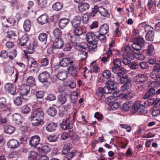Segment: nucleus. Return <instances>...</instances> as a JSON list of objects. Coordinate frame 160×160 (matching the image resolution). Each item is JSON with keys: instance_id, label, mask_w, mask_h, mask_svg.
Listing matches in <instances>:
<instances>
[{"instance_id": "33", "label": "nucleus", "mask_w": 160, "mask_h": 160, "mask_svg": "<svg viewBox=\"0 0 160 160\" xmlns=\"http://www.w3.org/2000/svg\"><path fill=\"white\" fill-rule=\"evenodd\" d=\"M15 128L11 125H8L4 127V132L7 134H11L15 131Z\"/></svg>"}, {"instance_id": "63", "label": "nucleus", "mask_w": 160, "mask_h": 160, "mask_svg": "<svg viewBox=\"0 0 160 160\" xmlns=\"http://www.w3.org/2000/svg\"><path fill=\"white\" fill-rule=\"evenodd\" d=\"M113 62L114 66L119 67L121 66L122 61L119 58H116L114 60Z\"/></svg>"}, {"instance_id": "49", "label": "nucleus", "mask_w": 160, "mask_h": 160, "mask_svg": "<svg viewBox=\"0 0 160 160\" xmlns=\"http://www.w3.org/2000/svg\"><path fill=\"white\" fill-rule=\"evenodd\" d=\"M62 34V31L58 28L55 29L53 31V35L56 38H61Z\"/></svg>"}, {"instance_id": "36", "label": "nucleus", "mask_w": 160, "mask_h": 160, "mask_svg": "<svg viewBox=\"0 0 160 160\" xmlns=\"http://www.w3.org/2000/svg\"><path fill=\"white\" fill-rule=\"evenodd\" d=\"M37 153L34 151H32L29 152L28 155V160H36Z\"/></svg>"}, {"instance_id": "21", "label": "nucleus", "mask_w": 160, "mask_h": 160, "mask_svg": "<svg viewBox=\"0 0 160 160\" xmlns=\"http://www.w3.org/2000/svg\"><path fill=\"white\" fill-rule=\"evenodd\" d=\"M89 7V5L88 3L83 2L78 5V8L80 12H82L88 10Z\"/></svg>"}, {"instance_id": "50", "label": "nucleus", "mask_w": 160, "mask_h": 160, "mask_svg": "<svg viewBox=\"0 0 160 160\" xmlns=\"http://www.w3.org/2000/svg\"><path fill=\"white\" fill-rule=\"evenodd\" d=\"M49 63V59L47 57L42 58L40 61L41 66H47Z\"/></svg>"}, {"instance_id": "57", "label": "nucleus", "mask_w": 160, "mask_h": 160, "mask_svg": "<svg viewBox=\"0 0 160 160\" xmlns=\"http://www.w3.org/2000/svg\"><path fill=\"white\" fill-rule=\"evenodd\" d=\"M28 127L26 126H22L20 128L22 134L24 136H26L28 134Z\"/></svg>"}, {"instance_id": "46", "label": "nucleus", "mask_w": 160, "mask_h": 160, "mask_svg": "<svg viewBox=\"0 0 160 160\" xmlns=\"http://www.w3.org/2000/svg\"><path fill=\"white\" fill-rule=\"evenodd\" d=\"M51 148L49 145H45L43 146L41 149V152L42 153L45 154L50 152Z\"/></svg>"}, {"instance_id": "59", "label": "nucleus", "mask_w": 160, "mask_h": 160, "mask_svg": "<svg viewBox=\"0 0 160 160\" xmlns=\"http://www.w3.org/2000/svg\"><path fill=\"white\" fill-rule=\"evenodd\" d=\"M67 86L71 88H73L76 86V83L73 81L68 80L67 82Z\"/></svg>"}, {"instance_id": "64", "label": "nucleus", "mask_w": 160, "mask_h": 160, "mask_svg": "<svg viewBox=\"0 0 160 160\" xmlns=\"http://www.w3.org/2000/svg\"><path fill=\"white\" fill-rule=\"evenodd\" d=\"M138 64L137 62H132L129 64L130 68L133 69H136L138 68Z\"/></svg>"}, {"instance_id": "22", "label": "nucleus", "mask_w": 160, "mask_h": 160, "mask_svg": "<svg viewBox=\"0 0 160 160\" xmlns=\"http://www.w3.org/2000/svg\"><path fill=\"white\" fill-rule=\"evenodd\" d=\"M68 75V73L67 71L62 70L58 72L57 75V77L59 80H63L67 78Z\"/></svg>"}, {"instance_id": "15", "label": "nucleus", "mask_w": 160, "mask_h": 160, "mask_svg": "<svg viewBox=\"0 0 160 160\" xmlns=\"http://www.w3.org/2000/svg\"><path fill=\"white\" fill-rule=\"evenodd\" d=\"M81 22V18L79 16L75 17L71 22L72 27L73 28H78L80 26Z\"/></svg>"}, {"instance_id": "62", "label": "nucleus", "mask_w": 160, "mask_h": 160, "mask_svg": "<svg viewBox=\"0 0 160 160\" xmlns=\"http://www.w3.org/2000/svg\"><path fill=\"white\" fill-rule=\"evenodd\" d=\"M30 111V108L27 105L23 106L22 108V113L25 114L28 113Z\"/></svg>"}, {"instance_id": "52", "label": "nucleus", "mask_w": 160, "mask_h": 160, "mask_svg": "<svg viewBox=\"0 0 160 160\" xmlns=\"http://www.w3.org/2000/svg\"><path fill=\"white\" fill-rule=\"evenodd\" d=\"M103 90L104 93L106 94L111 93L112 91L115 90V89L112 88L111 87L107 85L104 87L103 88Z\"/></svg>"}, {"instance_id": "7", "label": "nucleus", "mask_w": 160, "mask_h": 160, "mask_svg": "<svg viewBox=\"0 0 160 160\" xmlns=\"http://www.w3.org/2000/svg\"><path fill=\"white\" fill-rule=\"evenodd\" d=\"M74 35L71 37V41L73 43H77L76 41H78L79 39V37L83 34L82 28L80 27L74 28Z\"/></svg>"}, {"instance_id": "45", "label": "nucleus", "mask_w": 160, "mask_h": 160, "mask_svg": "<svg viewBox=\"0 0 160 160\" xmlns=\"http://www.w3.org/2000/svg\"><path fill=\"white\" fill-rule=\"evenodd\" d=\"M68 70V72L73 76H77V69L73 66H69Z\"/></svg>"}, {"instance_id": "24", "label": "nucleus", "mask_w": 160, "mask_h": 160, "mask_svg": "<svg viewBox=\"0 0 160 160\" xmlns=\"http://www.w3.org/2000/svg\"><path fill=\"white\" fill-rule=\"evenodd\" d=\"M57 127V123L52 122L48 124L46 127V130L49 132H52L55 131Z\"/></svg>"}, {"instance_id": "37", "label": "nucleus", "mask_w": 160, "mask_h": 160, "mask_svg": "<svg viewBox=\"0 0 160 160\" xmlns=\"http://www.w3.org/2000/svg\"><path fill=\"white\" fill-rule=\"evenodd\" d=\"M5 72L8 75H12L14 72V68L12 66H7L4 68Z\"/></svg>"}, {"instance_id": "42", "label": "nucleus", "mask_w": 160, "mask_h": 160, "mask_svg": "<svg viewBox=\"0 0 160 160\" xmlns=\"http://www.w3.org/2000/svg\"><path fill=\"white\" fill-rule=\"evenodd\" d=\"M13 119L14 121L17 124L21 123V117L18 114H15L13 116Z\"/></svg>"}, {"instance_id": "20", "label": "nucleus", "mask_w": 160, "mask_h": 160, "mask_svg": "<svg viewBox=\"0 0 160 160\" xmlns=\"http://www.w3.org/2000/svg\"><path fill=\"white\" fill-rule=\"evenodd\" d=\"M37 21L38 23L42 25L45 24L48 22V16L46 14H43L37 18Z\"/></svg>"}, {"instance_id": "19", "label": "nucleus", "mask_w": 160, "mask_h": 160, "mask_svg": "<svg viewBox=\"0 0 160 160\" xmlns=\"http://www.w3.org/2000/svg\"><path fill=\"white\" fill-rule=\"evenodd\" d=\"M69 19L63 18L60 19L58 22V24L59 27L61 29H63L69 23Z\"/></svg>"}, {"instance_id": "5", "label": "nucleus", "mask_w": 160, "mask_h": 160, "mask_svg": "<svg viewBox=\"0 0 160 160\" xmlns=\"http://www.w3.org/2000/svg\"><path fill=\"white\" fill-rule=\"evenodd\" d=\"M0 111L2 114L6 116L11 114L10 109L8 107L6 100L3 98H0Z\"/></svg>"}, {"instance_id": "25", "label": "nucleus", "mask_w": 160, "mask_h": 160, "mask_svg": "<svg viewBox=\"0 0 160 160\" xmlns=\"http://www.w3.org/2000/svg\"><path fill=\"white\" fill-rule=\"evenodd\" d=\"M154 32L152 30H149L146 35V39L148 41H152L154 39Z\"/></svg>"}, {"instance_id": "61", "label": "nucleus", "mask_w": 160, "mask_h": 160, "mask_svg": "<svg viewBox=\"0 0 160 160\" xmlns=\"http://www.w3.org/2000/svg\"><path fill=\"white\" fill-rule=\"evenodd\" d=\"M99 35L98 36V40L99 39L101 42H105L106 41V37L105 36V34L99 33Z\"/></svg>"}, {"instance_id": "41", "label": "nucleus", "mask_w": 160, "mask_h": 160, "mask_svg": "<svg viewBox=\"0 0 160 160\" xmlns=\"http://www.w3.org/2000/svg\"><path fill=\"white\" fill-rule=\"evenodd\" d=\"M132 80L131 78L127 76H125L121 77L120 79V83L123 84L124 83H130Z\"/></svg>"}, {"instance_id": "40", "label": "nucleus", "mask_w": 160, "mask_h": 160, "mask_svg": "<svg viewBox=\"0 0 160 160\" xmlns=\"http://www.w3.org/2000/svg\"><path fill=\"white\" fill-rule=\"evenodd\" d=\"M104 92L103 88L100 87L97 90L96 92V95L98 99H101L103 97V93Z\"/></svg>"}, {"instance_id": "12", "label": "nucleus", "mask_w": 160, "mask_h": 160, "mask_svg": "<svg viewBox=\"0 0 160 160\" xmlns=\"http://www.w3.org/2000/svg\"><path fill=\"white\" fill-rule=\"evenodd\" d=\"M50 78V74L47 71H45L40 73L38 76L39 81L42 82L44 83L47 82Z\"/></svg>"}, {"instance_id": "30", "label": "nucleus", "mask_w": 160, "mask_h": 160, "mask_svg": "<svg viewBox=\"0 0 160 160\" xmlns=\"http://www.w3.org/2000/svg\"><path fill=\"white\" fill-rule=\"evenodd\" d=\"M156 92L154 88L151 87L149 89L144 96V98H147L154 94Z\"/></svg>"}, {"instance_id": "56", "label": "nucleus", "mask_w": 160, "mask_h": 160, "mask_svg": "<svg viewBox=\"0 0 160 160\" xmlns=\"http://www.w3.org/2000/svg\"><path fill=\"white\" fill-rule=\"evenodd\" d=\"M38 2L41 8H45L47 6V0H38Z\"/></svg>"}, {"instance_id": "4", "label": "nucleus", "mask_w": 160, "mask_h": 160, "mask_svg": "<svg viewBox=\"0 0 160 160\" xmlns=\"http://www.w3.org/2000/svg\"><path fill=\"white\" fill-rule=\"evenodd\" d=\"M132 111L133 113H135L138 112L140 113V114L142 115L145 114L147 112L146 107L141 104L140 101H137L134 102L133 107L132 108Z\"/></svg>"}, {"instance_id": "8", "label": "nucleus", "mask_w": 160, "mask_h": 160, "mask_svg": "<svg viewBox=\"0 0 160 160\" xmlns=\"http://www.w3.org/2000/svg\"><path fill=\"white\" fill-rule=\"evenodd\" d=\"M73 63L72 58H64L60 60L59 64L61 66L66 67L72 65Z\"/></svg>"}, {"instance_id": "54", "label": "nucleus", "mask_w": 160, "mask_h": 160, "mask_svg": "<svg viewBox=\"0 0 160 160\" xmlns=\"http://www.w3.org/2000/svg\"><path fill=\"white\" fill-rule=\"evenodd\" d=\"M7 37L12 39H15L17 38V36L14 32L10 31L8 32V35L7 36Z\"/></svg>"}, {"instance_id": "51", "label": "nucleus", "mask_w": 160, "mask_h": 160, "mask_svg": "<svg viewBox=\"0 0 160 160\" xmlns=\"http://www.w3.org/2000/svg\"><path fill=\"white\" fill-rule=\"evenodd\" d=\"M48 114L52 117L54 116L57 113L56 110L53 107H50L47 111Z\"/></svg>"}, {"instance_id": "23", "label": "nucleus", "mask_w": 160, "mask_h": 160, "mask_svg": "<svg viewBox=\"0 0 160 160\" xmlns=\"http://www.w3.org/2000/svg\"><path fill=\"white\" fill-rule=\"evenodd\" d=\"M67 100L66 94L63 93L60 94L58 98V102L61 105L64 104L66 102Z\"/></svg>"}, {"instance_id": "1", "label": "nucleus", "mask_w": 160, "mask_h": 160, "mask_svg": "<svg viewBox=\"0 0 160 160\" xmlns=\"http://www.w3.org/2000/svg\"><path fill=\"white\" fill-rule=\"evenodd\" d=\"M44 112L41 108L35 109L31 113L30 117L32 125L38 126L43 124L44 122L42 120L44 118Z\"/></svg>"}, {"instance_id": "27", "label": "nucleus", "mask_w": 160, "mask_h": 160, "mask_svg": "<svg viewBox=\"0 0 160 160\" xmlns=\"http://www.w3.org/2000/svg\"><path fill=\"white\" fill-rule=\"evenodd\" d=\"M30 87L28 85H24L21 89L20 93L21 95L28 94L30 92Z\"/></svg>"}, {"instance_id": "53", "label": "nucleus", "mask_w": 160, "mask_h": 160, "mask_svg": "<svg viewBox=\"0 0 160 160\" xmlns=\"http://www.w3.org/2000/svg\"><path fill=\"white\" fill-rule=\"evenodd\" d=\"M62 7V5L60 2H57L54 4L52 6L53 9L56 11H59Z\"/></svg>"}, {"instance_id": "11", "label": "nucleus", "mask_w": 160, "mask_h": 160, "mask_svg": "<svg viewBox=\"0 0 160 160\" xmlns=\"http://www.w3.org/2000/svg\"><path fill=\"white\" fill-rule=\"evenodd\" d=\"M73 123L72 121L68 122L67 120H63L60 123L61 128L63 130L70 129L72 128Z\"/></svg>"}, {"instance_id": "48", "label": "nucleus", "mask_w": 160, "mask_h": 160, "mask_svg": "<svg viewBox=\"0 0 160 160\" xmlns=\"http://www.w3.org/2000/svg\"><path fill=\"white\" fill-rule=\"evenodd\" d=\"M17 52L16 49H13L10 51L8 54V57L11 59L15 58L17 55Z\"/></svg>"}, {"instance_id": "38", "label": "nucleus", "mask_w": 160, "mask_h": 160, "mask_svg": "<svg viewBox=\"0 0 160 160\" xmlns=\"http://www.w3.org/2000/svg\"><path fill=\"white\" fill-rule=\"evenodd\" d=\"M26 49L27 52L28 53H33L34 51V46L32 43H28L26 45Z\"/></svg>"}, {"instance_id": "3", "label": "nucleus", "mask_w": 160, "mask_h": 160, "mask_svg": "<svg viewBox=\"0 0 160 160\" xmlns=\"http://www.w3.org/2000/svg\"><path fill=\"white\" fill-rule=\"evenodd\" d=\"M86 39L87 42L91 44L90 49L93 50L97 47V44L98 43V37L93 32H89L86 34Z\"/></svg>"}, {"instance_id": "32", "label": "nucleus", "mask_w": 160, "mask_h": 160, "mask_svg": "<svg viewBox=\"0 0 160 160\" xmlns=\"http://www.w3.org/2000/svg\"><path fill=\"white\" fill-rule=\"evenodd\" d=\"M78 94L77 91H74L72 92L70 96L71 102L72 103H75L78 100Z\"/></svg>"}, {"instance_id": "55", "label": "nucleus", "mask_w": 160, "mask_h": 160, "mask_svg": "<svg viewBox=\"0 0 160 160\" xmlns=\"http://www.w3.org/2000/svg\"><path fill=\"white\" fill-rule=\"evenodd\" d=\"M131 107V103L128 102H127L123 104L122 108V110L125 111H128L129 109Z\"/></svg>"}, {"instance_id": "9", "label": "nucleus", "mask_w": 160, "mask_h": 160, "mask_svg": "<svg viewBox=\"0 0 160 160\" xmlns=\"http://www.w3.org/2000/svg\"><path fill=\"white\" fill-rule=\"evenodd\" d=\"M64 44L63 40L61 38H57L53 42L52 47L55 49H60L62 48Z\"/></svg>"}, {"instance_id": "58", "label": "nucleus", "mask_w": 160, "mask_h": 160, "mask_svg": "<svg viewBox=\"0 0 160 160\" xmlns=\"http://www.w3.org/2000/svg\"><path fill=\"white\" fill-rule=\"evenodd\" d=\"M102 76L106 79L109 78L111 75V72L109 70H104L102 73Z\"/></svg>"}, {"instance_id": "44", "label": "nucleus", "mask_w": 160, "mask_h": 160, "mask_svg": "<svg viewBox=\"0 0 160 160\" xmlns=\"http://www.w3.org/2000/svg\"><path fill=\"white\" fill-rule=\"evenodd\" d=\"M48 38V35L46 33H41L38 36L39 40L42 42H46Z\"/></svg>"}, {"instance_id": "13", "label": "nucleus", "mask_w": 160, "mask_h": 160, "mask_svg": "<svg viewBox=\"0 0 160 160\" xmlns=\"http://www.w3.org/2000/svg\"><path fill=\"white\" fill-rule=\"evenodd\" d=\"M5 88L8 92L11 94H14L16 93V86L15 84L8 83L5 84Z\"/></svg>"}, {"instance_id": "26", "label": "nucleus", "mask_w": 160, "mask_h": 160, "mask_svg": "<svg viewBox=\"0 0 160 160\" xmlns=\"http://www.w3.org/2000/svg\"><path fill=\"white\" fill-rule=\"evenodd\" d=\"M109 31L108 26L106 24H104L102 25L99 28V33H104L107 34Z\"/></svg>"}, {"instance_id": "2", "label": "nucleus", "mask_w": 160, "mask_h": 160, "mask_svg": "<svg viewBox=\"0 0 160 160\" xmlns=\"http://www.w3.org/2000/svg\"><path fill=\"white\" fill-rule=\"evenodd\" d=\"M134 42L132 44V47L134 49L133 52L135 54L139 55L138 58L140 59H144V56L140 52L139 50L145 46V41L144 39L141 37L135 38L133 39Z\"/></svg>"}, {"instance_id": "47", "label": "nucleus", "mask_w": 160, "mask_h": 160, "mask_svg": "<svg viewBox=\"0 0 160 160\" xmlns=\"http://www.w3.org/2000/svg\"><path fill=\"white\" fill-rule=\"evenodd\" d=\"M77 42V43L76 44V47L77 48H78L80 49H85L88 48V45L87 43L83 42L79 44H78V41H76Z\"/></svg>"}, {"instance_id": "16", "label": "nucleus", "mask_w": 160, "mask_h": 160, "mask_svg": "<svg viewBox=\"0 0 160 160\" xmlns=\"http://www.w3.org/2000/svg\"><path fill=\"white\" fill-rule=\"evenodd\" d=\"M8 145L11 148H16L20 146V143L17 140L13 139L10 140L8 142Z\"/></svg>"}, {"instance_id": "34", "label": "nucleus", "mask_w": 160, "mask_h": 160, "mask_svg": "<svg viewBox=\"0 0 160 160\" xmlns=\"http://www.w3.org/2000/svg\"><path fill=\"white\" fill-rule=\"evenodd\" d=\"M72 145L71 143L67 142L65 143L63 146L62 150V152L64 154H65L67 152L69 151L72 148Z\"/></svg>"}, {"instance_id": "28", "label": "nucleus", "mask_w": 160, "mask_h": 160, "mask_svg": "<svg viewBox=\"0 0 160 160\" xmlns=\"http://www.w3.org/2000/svg\"><path fill=\"white\" fill-rule=\"evenodd\" d=\"M98 12L103 17L107 18H109L110 17L108 11L102 7H99Z\"/></svg>"}, {"instance_id": "60", "label": "nucleus", "mask_w": 160, "mask_h": 160, "mask_svg": "<svg viewBox=\"0 0 160 160\" xmlns=\"http://www.w3.org/2000/svg\"><path fill=\"white\" fill-rule=\"evenodd\" d=\"M28 62L29 63L30 62V65L28 64V68H32L33 65H36L37 63V61L32 58H30Z\"/></svg>"}, {"instance_id": "35", "label": "nucleus", "mask_w": 160, "mask_h": 160, "mask_svg": "<svg viewBox=\"0 0 160 160\" xmlns=\"http://www.w3.org/2000/svg\"><path fill=\"white\" fill-rule=\"evenodd\" d=\"M109 107L112 110H116L120 106V104L118 102H112L109 104Z\"/></svg>"}, {"instance_id": "31", "label": "nucleus", "mask_w": 160, "mask_h": 160, "mask_svg": "<svg viewBox=\"0 0 160 160\" xmlns=\"http://www.w3.org/2000/svg\"><path fill=\"white\" fill-rule=\"evenodd\" d=\"M106 84L107 85L109 86L114 89L115 90L117 88L116 85V83L114 81V79L113 78H111L108 81L106 82Z\"/></svg>"}, {"instance_id": "10", "label": "nucleus", "mask_w": 160, "mask_h": 160, "mask_svg": "<svg viewBox=\"0 0 160 160\" xmlns=\"http://www.w3.org/2000/svg\"><path fill=\"white\" fill-rule=\"evenodd\" d=\"M40 141V137L38 135H34L30 139L29 144L31 146L36 147L39 144Z\"/></svg>"}, {"instance_id": "43", "label": "nucleus", "mask_w": 160, "mask_h": 160, "mask_svg": "<svg viewBox=\"0 0 160 160\" xmlns=\"http://www.w3.org/2000/svg\"><path fill=\"white\" fill-rule=\"evenodd\" d=\"M27 83L29 86H33L35 84V80L32 76H29L27 80Z\"/></svg>"}, {"instance_id": "29", "label": "nucleus", "mask_w": 160, "mask_h": 160, "mask_svg": "<svg viewBox=\"0 0 160 160\" xmlns=\"http://www.w3.org/2000/svg\"><path fill=\"white\" fill-rule=\"evenodd\" d=\"M24 30L26 32H29L31 27V24L30 21L27 19L24 22L23 25Z\"/></svg>"}, {"instance_id": "17", "label": "nucleus", "mask_w": 160, "mask_h": 160, "mask_svg": "<svg viewBox=\"0 0 160 160\" xmlns=\"http://www.w3.org/2000/svg\"><path fill=\"white\" fill-rule=\"evenodd\" d=\"M29 38L27 34H25L22 36L19 39V43L21 46H24L28 44Z\"/></svg>"}, {"instance_id": "18", "label": "nucleus", "mask_w": 160, "mask_h": 160, "mask_svg": "<svg viewBox=\"0 0 160 160\" xmlns=\"http://www.w3.org/2000/svg\"><path fill=\"white\" fill-rule=\"evenodd\" d=\"M146 53L148 56H152L155 53L154 46L152 44H149L147 47V48L145 50Z\"/></svg>"}, {"instance_id": "39", "label": "nucleus", "mask_w": 160, "mask_h": 160, "mask_svg": "<svg viewBox=\"0 0 160 160\" xmlns=\"http://www.w3.org/2000/svg\"><path fill=\"white\" fill-rule=\"evenodd\" d=\"M23 102V100L21 95L16 97L13 100L14 103L17 106H21Z\"/></svg>"}, {"instance_id": "6", "label": "nucleus", "mask_w": 160, "mask_h": 160, "mask_svg": "<svg viewBox=\"0 0 160 160\" xmlns=\"http://www.w3.org/2000/svg\"><path fill=\"white\" fill-rule=\"evenodd\" d=\"M150 77L154 80L160 79V64L153 66Z\"/></svg>"}, {"instance_id": "14", "label": "nucleus", "mask_w": 160, "mask_h": 160, "mask_svg": "<svg viewBox=\"0 0 160 160\" xmlns=\"http://www.w3.org/2000/svg\"><path fill=\"white\" fill-rule=\"evenodd\" d=\"M148 79L147 76L144 74H139L137 75L135 79L137 84H141L146 82Z\"/></svg>"}]
</instances>
